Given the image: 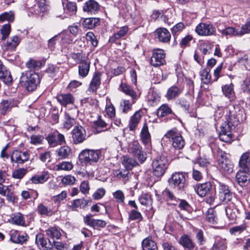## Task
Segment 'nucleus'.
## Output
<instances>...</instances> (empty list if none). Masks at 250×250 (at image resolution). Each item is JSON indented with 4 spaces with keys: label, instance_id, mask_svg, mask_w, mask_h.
<instances>
[{
    "label": "nucleus",
    "instance_id": "nucleus-1",
    "mask_svg": "<svg viewBox=\"0 0 250 250\" xmlns=\"http://www.w3.org/2000/svg\"><path fill=\"white\" fill-rule=\"evenodd\" d=\"M227 121L221 126L219 138L221 141L229 143L232 139V131L241 123L246 119V114L243 109L240 106H231L229 107Z\"/></svg>",
    "mask_w": 250,
    "mask_h": 250
},
{
    "label": "nucleus",
    "instance_id": "nucleus-2",
    "mask_svg": "<svg viewBox=\"0 0 250 250\" xmlns=\"http://www.w3.org/2000/svg\"><path fill=\"white\" fill-rule=\"evenodd\" d=\"M20 82L28 91H32L37 87L40 82L38 74L34 71H26L22 73Z\"/></svg>",
    "mask_w": 250,
    "mask_h": 250
},
{
    "label": "nucleus",
    "instance_id": "nucleus-3",
    "mask_svg": "<svg viewBox=\"0 0 250 250\" xmlns=\"http://www.w3.org/2000/svg\"><path fill=\"white\" fill-rule=\"evenodd\" d=\"M101 152L99 150L85 149L83 150L78 156L79 161L83 164L91 165L98 162Z\"/></svg>",
    "mask_w": 250,
    "mask_h": 250
},
{
    "label": "nucleus",
    "instance_id": "nucleus-4",
    "mask_svg": "<svg viewBox=\"0 0 250 250\" xmlns=\"http://www.w3.org/2000/svg\"><path fill=\"white\" fill-rule=\"evenodd\" d=\"M216 194V199L218 200V204H227L232 198L229 187L221 182L218 183Z\"/></svg>",
    "mask_w": 250,
    "mask_h": 250
},
{
    "label": "nucleus",
    "instance_id": "nucleus-5",
    "mask_svg": "<svg viewBox=\"0 0 250 250\" xmlns=\"http://www.w3.org/2000/svg\"><path fill=\"white\" fill-rule=\"evenodd\" d=\"M217 162L218 167L222 172L225 174L232 172V163L227 157L226 153L220 149L218 151Z\"/></svg>",
    "mask_w": 250,
    "mask_h": 250
},
{
    "label": "nucleus",
    "instance_id": "nucleus-6",
    "mask_svg": "<svg viewBox=\"0 0 250 250\" xmlns=\"http://www.w3.org/2000/svg\"><path fill=\"white\" fill-rule=\"evenodd\" d=\"M165 137L169 140L176 149H182L185 146V142L181 133L175 128L168 131Z\"/></svg>",
    "mask_w": 250,
    "mask_h": 250
},
{
    "label": "nucleus",
    "instance_id": "nucleus-7",
    "mask_svg": "<svg viewBox=\"0 0 250 250\" xmlns=\"http://www.w3.org/2000/svg\"><path fill=\"white\" fill-rule=\"evenodd\" d=\"M167 161L165 156H160L152 162L153 173L157 177H161L165 173L167 167Z\"/></svg>",
    "mask_w": 250,
    "mask_h": 250
},
{
    "label": "nucleus",
    "instance_id": "nucleus-8",
    "mask_svg": "<svg viewBox=\"0 0 250 250\" xmlns=\"http://www.w3.org/2000/svg\"><path fill=\"white\" fill-rule=\"evenodd\" d=\"M219 31L226 36H241L250 32V21L242 25L240 30L232 27H228L223 30L219 29Z\"/></svg>",
    "mask_w": 250,
    "mask_h": 250
},
{
    "label": "nucleus",
    "instance_id": "nucleus-9",
    "mask_svg": "<svg viewBox=\"0 0 250 250\" xmlns=\"http://www.w3.org/2000/svg\"><path fill=\"white\" fill-rule=\"evenodd\" d=\"M128 151L142 164L146 160V154L142 150V148L137 141L132 142L129 145Z\"/></svg>",
    "mask_w": 250,
    "mask_h": 250
},
{
    "label": "nucleus",
    "instance_id": "nucleus-10",
    "mask_svg": "<svg viewBox=\"0 0 250 250\" xmlns=\"http://www.w3.org/2000/svg\"><path fill=\"white\" fill-rule=\"evenodd\" d=\"M169 182L173 188L182 190L186 186L185 175L182 172H175L172 174Z\"/></svg>",
    "mask_w": 250,
    "mask_h": 250
},
{
    "label": "nucleus",
    "instance_id": "nucleus-11",
    "mask_svg": "<svg viewBox=\"0 0 250 250\" xmlns=\"http://www.w3.org/2000/svg\"><path fill=\"white\" fill-rule=\"evenodd\" d=\"M195 31L198 35L203 36H212L216 32L215 28L212 24L204 22L198 24Z\"/></svg>",
    "mask_w": 250,
    "mask_h": 250
},
{
    "label": "nucleus",
    "instance_id": "nucleus-12",
    "mask_svg": "<svg viewBox=\"0 0 250 250\" xmlns=\"http://www.w3.org/2000/svg\"><path fill=\"white\" fill-rule=\"evenodd\" d=\"M71 136L74 144L82 143L86 139V131L81 125L75 126L71 131Z\"/></svg>",
    "mask_w": 250,
    "mask_h": 250
},
{
    "label": "nucleus",
    "instance_id": "nucleus-13",
    "mask_svg": "<svg viewBox=\"0 0 250 250\" xmlns=\"http://www.w3.org/2000/svg\"><path fill=\"white\" fill-rule=\"evenodd\" d=\"M165 63V53L164 50L160 49H154L150 59L151 64L155 67H157L163 65Z\"/></svg>",
    "mask_w": 250,
    "mask_h": 250
},
{
    "label": "nucleus",
    "instance_id": "nucleus-14",
    "mask_svg": "<svg viewBox=\"0 0 250 250\" xmlns=\"http://www.w3.org/2000/svg\"><path fill=\"white\" fill-rule=\"evenodd\" d=\"M29 154L26 151L22 152L18 150H14L11 155L10 159L12 163L22 164L27 161Z\"/></svg>",
    "mask_w": 250,
    "mask_h": 250
},
{
    "label": "nucleus",
    "instance_id": "nucleus-15",
    "mask_svg": "<svg viewBox=\"0 0 250 250\" xmlns=\"http://www.w3.org/2000/svg\"><path fill=\"white\" fill-rule=\"evenodd\" d=\"M83 222L86 225L96 229H100L101 228H104L106 224L104 220L93 219L91 214L87 215L84 217Z\"/></svg>",
    "mask_w": 250,
    "mask_h": 250
},
{
    "label": "nucleus",
    "instance_id": "nucleus-16",
    "mask_svg": "<svg viewBox=\"0 0 250 250\" xmlns=\"http://www.w3.org/2000/svg\"><path fill=\"white\" fill-rule=\"evenodd\" d=\"M10 240L14 243L23 244L28 239L26 233L21 235L20 232L16 230H12L10 232Z\"/></svg>",
    "mask_w": 250,
    "mask_h": 250
},
{
    "label": "nucleus",
    "instance_id": "nucleus-17",
    "mask_svg": "<svg viewBox=\"0 0 250 250\" xmlns=\"http://www.w3.org/2000/svg\"><path fill=\"white\" fill-rule=\"evenodd\" d=\"M236 180L240 186H244L250 181V171L239 170L235 176Z\"/></svg>",
    "mask_w": 250,
    "mask_h": 250
},
{
    "label": "nucleus",
    "instance_id": "nucleus-18",
    "mask_svg": "<svg viewBox=\"0 0 250 250\" xmlns=\"http://www.w3.org/2000/svg\"><path fill=\"white\" fill-rule=\"evenodd\" d=\"M155 35L160 42L164 43L169 42L171 39L170 32L166 28L163 27L156 29Z\"/></svg>",
    "mask_w": 250,
    "mask_h": 250
},
{
    "label": "nucleus",
    "instance_id": "nucleus-19",
    "mask_svg": "<svg viewBox=\"0 0 250 250\" xmlns=\"http://www.w3.org/2000/svg\"><path fill=\"white\" fill-rule=\"evenodd\" d=\"M101 74L98 71L95 72L89 83L88 90L95 93L101 84Z\"/></svg>",
    "mask_w": 250,
    "mask_h": 250
},
{
    "label": "nucleus",
    "instance_id": "nucleus-20",
    "mask_svg": "<svg viewBox=\"0 0 250 250\" xmlns=\"http://www.w3.org/2000/svg\"><path fill=\"white\" fill-rule=\"evenodd\" d=\"M140 137L142 142L146 147H149L151 146V136L146 123H145L143 125Z\"/></svg>",
    "mask_w": 250,
    "mask_h": 250
},
{
    "label": "nucleus",
    "instance_id": "nucleus-21",
    "mask_svg": "<svg viewBox=\"0 0 250 250\" xmlns=\"http://www.w3.org/2000/svg\"><path fill=\"white\" fill-rule=\"evenodd\" d=\"M21 39L17 35L11 37L3 45V47L7 51H14L20 43Z\"/></svg>",
    "mask_w": 250,
    "mask_h": 250
},
{
    "label": "nucleus",
    "instance_id": "nucleus-22",
    "mask_svg": "<svg viewBox=\"0 0 250 250\" xmlns=\"http://www.w3.org/2000/svg\"><path fill=\"white\" fill-rule=\"evenodd\" d=\"M212 185L210 182H206L197 185L195 189L200 196L204 197L210 191Z\"/></svg>",
    "mask_w": 250,
    "mask_h": 250
},
{
    "label": "nucleus",
    "instance_id": "nucleus-23",
    "mask_svg": "<svg viewBox=\"0 0 250 250\" xmlns=\"http://www.w3.org/2000/svg\"><path fill=\"white\" fill-rule=\"evenodd\" d=\"M239 167L240 170L250 171V157L249 152L244 153L241 156L239 161Z\"/></svg>",
    "mask_w": 250,
    "mask_h": 250
},
{
    "label": "nucleus",
    "instance_id": "nucleus-24",
    "mask_svg": "<svg viewBox=\"0 0 250 250\" xmlns=\"http://www.w3.org/2000/svg\"><path fill=\"white\" fill-rule=\"evenodd\" d=\"M142 116V112L140 110L136 111L134 114L131 116L128 124L130 130L133 131L136 128L140 122Z\"/></svg>",
    "mask_w": 250,
    "mask_h": 250
},
{
    "label": "nucleus",
    "instance_id": "nucleus-25",
    "mask_svg": "<svg viewBox=\"0 0 250 250\" xmlns=\"http://www.w3.org/2000/svg\"><path fill=\"white\" fill-rule=\"evenodd\" d=\"M99 5L94 0H89L86 1L83 7V10L84 11L91 14H95L99 10Z\"/></svg>",
    "mask_w": 250,
    "mask_h": 250
},
{
    "label": "nucleus",
    "instance_id": "nucleus-26",
    "mask_svg": "<svg viewBox=\"0 0 250 250\" xmlns=\"http://www.w3.org/2000/svg\"><path fill=\"white\" fill-rule=\"evenodd\" d=\"M57 101L62 105L65 106L67 104L74 103V98L71 94H61L56 97Z\"/></svg>",
    "mask_w": 250,
    "mask_h": 250
},
{
    "label": "nucleus",
    "instance_id": "nucleus-27",
    "mask_svg": "<svg viewBox=\"0 0 250 250\" xmlns=\"http://www.w3.org/2000/svg\"><path fill=\"white\" fill-rule=\"evenodd\" d=\"M128 31L127 26H125L120 27L118 31L111 36L109 40L110 42H115L120 38L125 37Z\"/></svg>",
    "mask_w": 250,
    "mask_h": 250
},
{
    "label": "nucleus",
    "instance_id": "nucleus-28",
    "mask_svg": "<svg viewBox=\"0 0 250 250\" xmlns=\"http://www.w3.org/2000/svg\"><path fill=\"white\" fill-rule=\"evenodd\" d=\"M71 153L70 147L68 146H62L56 150V154L59 159L68 158Z\"/></svg>",
    "mask_w": 250,
    "mask_h": 250
},
{
    "label": "nucleus",
    "instance_id": "nucleus-29",
    "mask_svg": "<svg viewBox=\"0 0 250 250\" xmlns=\"http://www.w3.org/2000/svg\"><path fill=\"white\" fill-rule=\"evenodd\" d=\"M179 244L182 245L185 249L188 250H192L195 247V244L192 242V240L186 235H182L179 240Z\"/></svg>",
    "mask_w": 250,
    "mask_h": 250
},
{
    "label": "nucleus",
    "instance_id": "nucleus-30",
    "mask_svg": "<svg viewBox=\"0 0 250 250\" xmlns=\"http://www.w3.org/2000/svg\"><path fill=\"white\" fill-rule=\"evenodd\" d=\"M45 232L46 235L52 239H59L62 236L61 229L56 227L49 228Z\"/></svg>",
    "mask_w": 250,
    "mask_h": 250
},
{
    "label": "nucleus",
    "instance_id": "nucleus-31",
    "mask_svg": "<svg viewBox=\"0 0 250 250\" xmlns=\"http://www.w3.org/2000/svg\"><path fill=\"white\" fill-rule=\"evenodd\" d=\"M222 91L223 94L227 98L232 101L234 99L235 93L233 90V84L230 83L225 84L222 87Z\"/></svg>",
    "mask_w": 250,
    "mask_h": 250
},
{
    "label": "nucleus",
    "instance_id": "nucleus-32",
    "mask_svg": "<svg viewBox=\"0 0 250 250\" xmlns=\"http://www.w3.org/2000/svg\"><path fill=\"white\" fill-rule=\"evenodd\" d=\"M136 100L131 99V101L123 99L121 101L120 108L124 113H127L132 109V105L136 103Z\"/></svg>",
    "mask_w": 250,
    "mask_h": 250
},
{
    "label": "nucleus",
    "instance_id": "nucleus-33",
    "mask_svg": "<svg viewBox=\"0 0 250 250\" xmlns=\"http://www.w3.org/2000/svg\"><path fill=\"white\" fill-rule=\"evenodd\" d=\"M62 5L65 12L70 15H73L76 13L77 7L75 2L68 1L65 0L62 1Z\"/></svg>",
    "mask_w": 250,
    "mask_h": 250
},
{
    "label": "nucleus",
    "instance_id": "nucleus-34",
    "mask_svg": "<svg viewBox=\"0 0 250 250\" xmlns=\"http://www.w3.org/2000/svg\"><path fill=\"white\" fill-rule=\"evenodd\" d=\"M143 250H157L156 243L150 237L144 239L142 243Z\"/></svg>",
    "mask_w": 250,
    "mask_h": 250
},
{
    "label": "nucleus",
    "instance_id": "nucleus-35",
    "mask_svg": "<svg viewBox=\"0 0 250 250\" xmlns=\"http://www.w3.org/2000/svg\"><path fill=\"white\" fill-rule=\"evenodd\" d=\"M49 174L48 172H43L41 175H35L32 176L30 180L31 182L35 184H43L49 179Z\"/></svg>",
    "mask_w": 250,
    "mask_h": 250
},
{
    "label": "nucleus",
    "instance_id": "nucleus-36",
    "mask_svg": "<svg viewBox=\"0 0 250 250\" xmlns=\"http://www.w3.org/2000/svg\"><path fill=\"white\" fill-rule=\"evenodd\" d=\"M0 79L7 84H10L12 82L11 74L5 66L0 70Z\"/></svg>",
    "mask_w": 250,
    "mask_h": 250
},
{
    "label": "nucleus",
    "instance_id": "nucleus-37",
    "mask_svg": "<svg viewBox=\"0 0 250 250\" xmlns=\"http://www.w3.org/2000/svg\"><path fill=\"white\" fill-rule=\"evenodd\" d=\"M2 195L6 197V200L8 202L13 204L17 202L18 200V197L15 193L14 188H9L8 186L5 188V195Z\"/></svg>",
    "mask_w": 250,
    "mask_h": 250
},
{
    "label": "nucleus",
    "instance_id": "nucleus-38",
    "mask_svg": "<svg viewBox=\"0 0 250 250\" xmlns=\"http://www.w3.org/2000/svg\"><path fill=\"white\" fill-rule=\"evenodd\" d=\"M90 62L88 61L83 64H79L78 66L79 75L83 78L86 77L90 70Z\"/></svg>",
    "mask_w": 250,
    "mask_h": 250
},
{
    "label": "nucleus",
    "instance_id": "nucleus-39",
    "mask_svg": "<svg viewBox=\"0 0 250 250\" xmlns=\"http://www.w3.org/2000/svg\"><path fill=\"white\" fill-rule=\"evenodd\" d=\"M121 88L124 93L130 96L131 97V99H137V95L136 92L131 88L129 85L125 83H122L121 84Z\"/></svg>",
    "mask_w": 250,
    "mask_h": 250
},
{
    "label": "nucleus",
    "instance_id": "nucleus-40",
    "mask_svg": "<svg viewBox=\"0 0 250 250\" xmlns=\"http://www.w3.org/2000/svg\"><path fill=\"white\" fill-rule=\"evenodd\" d=\"M11 219L12 223L18 226H23L25 225V220L23 215L20 212H16L12 215Z\"/></svg>",
    "mask_w": 250,
    "mask_h": 250
},
{
    "label": "nucleus",
    "instance_id": "nucleus-41",
    "mask_svg": "<svg viewBox=\"0 0 250 250\" xmlns=\"http://www.w3.org/2000/svg\"><path fill=\"white\" fill-rule=\"evenodd\" d=\"M106 104L105 106V112L107 115L110 118H112L115 115L116 111L115 109L110 101V99L108 97H106Z\"/></svg>",
    "mask_w": 250,
    "mask_h": 250
},
{
    "label": "nucleus",
    "instance_id": "nucleus-42",
    "mask_svg": "<svg viewBox=\"0 0 250 250\" xmlns=\"http://www.w3.org/2000/svg\"><path fill=\"white\" fill-rule=\"evenodd\" d=\"M181 92V89L176 86L170 87L167 90L166 97L168 100L175 98Z\"/></svg>",
    "mask_w": 250,
    "mask_h": 250
},
{
    "label": "nucleus",
    "instance_id": "nucleus-43",
    "mask_svg": "<svg viewBox=\"0 0 250 250\" xmlns=\"http://www.w3.org/2000/svg\"><path fill=\"white\" fill-rule=\"evenodd\" d=\"M73 165L69 162H62L55 165L54 169L56 171L61 170L69 171L73 168Z\"/></svg>",
    "mask_w": 250,
    "mask_h": 250
},
{
    "label": "nucleus",
    "instance_id": "nucleus-44",
    "mask_svg": "<svg viewBox=\"0 0 250 250\" xmlns=\"http://www.w3.org/2000/svg\"><path fill=\"white\" fill-rule=\"evenodd\" d=\"M72 58L78 63L83 64L90 61L88 57L81 53H73L72 54Z\"/></svg>",
    "mask_w": 250,
    "mask_h": 250
},
{
    "label": "nucleus",
    "instance_id": "nucleus-45",
    "mask_svg": "<svg viewBox=\"0 0 250 250\" xmlns=\"http://www.w3.org/2000/svg\"><path fill=\"white\" fill-rule=\"evenodd\" d=\"M88 204V201L84 199H78L75 200L72 203L71 205L70 206V208L73 210H76V209L78 208H83L86 206H87Z\"/></svg>",
    "mask_w": 250,
    "mask_h": 250
},
{
    "label": "nucleus",
    "instance_id": "nucleus-46",
    "mask_svg": "<svg viewBox=\"0 0 250 250\" xmlns=\"http://www.w3.org/2000/svg\"><path fill=\"white\" fill-rule=\"evenodd\" d=\"M107 124L100 117L93 122V126L98 132H101L106 130Z\"/></svg>",
    "mask_w": 250,
    "mask_h": 250
},
{
    "label": "nucleus",
    "instance_id": "nucleus-47",
    "mask_svg": "<svg viewBox=\"0 0 250 250\" xmlns=\"http://www.w3.org/2000/svg\"><path fill=\"white\" fill-rule=\"evenodd\" d=\"M172 113V110L167 104H162L157 110L158 116L163 117Z\"/></svg>",
    "mask_w": 250,
    "mask_h": 250
},
{
    "label": "nucleus",
    "instance_id": "nucleus-48",
    "mask_svg": "<svg viewBox=\"0 0 250 250\" xmlns=\"http://www.w3.org/2000/svg\"><path fill=\"white\" fill-rule=\"evenodd\" d=\"M64 118L63 126L66 129H70L75 124V119L71 117L69 113L67 112L64 113Z\"/></svg>",
    "mask_w": 250,
    "mask_h": 250
},
{
    "label": "nucleus",
    "instance_id": "nucleus-49",
    "mask_svg": "<svg viewBox=\"0 0 250 250\" xmlns=\"http://www.w3.org/2000/svg\"><path fill=\"white\" fill-rule=\"evenodd\" d=\"M122 164L127 170L131 169L133 167L138 165V162L135 160L126 157H124Z\"/></svg>",
    "mask_w": 250,
    "mask_h": 250
},
{
    "label": "nucleus",
    "instance_id": "nucleus-50",
    "mask_svg": "<svg viewBox=\"0 0 250 250\" xmlns=\"http://www.w3.org/2000/svg\"><path fill=\"white\" fill-rule=\"evenodd\" d=\"M32 0H28V2H31ZM37 2V5L35 4V7L37 6L39 10L37 12H35L36 14L41 15L46 11V0H35Z\"/></svg>",
    "mask_w": 250,
    "mask_h": 250
},
{
    "label": "nucleus",
    "instance_id": "nucleus-51",
    "mask_svg": "<svg viewBox=\"0 0 250 250\" xmlns=\"http://www.w3.org/2000/svg\"><path fill=\"white\" fill-rule=\"evenodd\" d=\"M247 228L245 223H243L239 226L233 227L229 229V232L231 234L236 235L240 234L245 231Z\"/></svg>",
    "mask_w": 250,
    "mask_h": 250
},
{
    "label": "nucleus",
    "instance_id": "nucleus-52",
    "mask_svg": "<svg viewBox=\"0 0 250 250\" xmlns=\"http://www.w3.org/2000/svg\"><path fill=\"white\" fill-rule=\"evenodd\" d=\"M38 212L42 215L50 216L52 214L53 211L51 208L45 206L42 204H40L38 207Z\"/></svg>",
    "mask_w": 250,
    "mask_h": 250
},
{
    "label": "nucleus",
    "instance_id": "nucleus-53",
    "mask_svg": "<svg viewBox=\"0 0 250 250\" xmlns=\"http://www.w3.org/2000/svg\"><path fill=\"white\" fill-rule=\"evenodd\" d=\"M27 172V169L25 168H20L14 170L12 176L14 179H21Z\"/></svg>",
    "mask_w": 250,
    "mask_h": 250
},
{
    "label": "nucleus",
    "instance_id": "nucleus-54",
    "mask_svg": "<svg viewBox=\"0 0 250 250\" xmlns=\"http://www.w3.org/2000/svg\"><path fill=\"white\" fill-rule=\"evenodd\" d=\"M57 136L56 135L55 132L49 134L46 137V140L50 146L55 147L59 145L58 141L57 139Z\"/></svg>",
    "mask_w": 250,
    "mask_h": 250
},
{
    "label": "nucleus",
    "instance_id": "nucleus-55",
    "mask_svg": "<svg viewBox=\"0 0 250 250\" xmlns=\"http://www.w3.org/2000/svg\"><path fill=\"white\" fill-rule=\"evenodd\" d=\"M213 45L208 42H203L200 46V50L204 55L209 54L211 53Z\"/></svg>",
    "mask_w": 250,
    "mask_h": 250
},
{
    "label": "nucleus",
    "instance_id": "nucleus-56",
    "mask_svg": "<svg viewBox=\"0 0 250 250\" xmlns=\"http://www.w3.org/2000/svg\"><path fill=\"white\" fill-rule=\"evenodd\" d=\"M98 23V19L95 18H87L83 21V25L85 28L92 29Z\"/></svg>",
    "mask_w": 250,
    "mask_h": 250
},
{
    "label": "nucleus",
    "instance_id": "nucleus-57",
    "mask_svg": "<svg viewBox=\"0 0 250 250\" xmlns=\"http://www.w3.org/2000/svg\"><path fill=\"white\" fill-rule=\"evenodd\" d=\"M0 34L2 35L1 40L4 41L7 38L10 33L11 26L8 24L3 25L0 29Z\"/></svg>",
    "mask_w": 250,
    "mask_h": 250
},
{
    "label": "nucleus",
    "instance_id": "nucleus-58",
    "mask_svg": "<svg viewBox=\"0 0 250 250\" xmlns=\"http://www.w3.org/2000/svg\"><path fill=\"white\" fill-rule=\"evenodd\" d=\"M143 218L141 213L137 209H132L129 213L128 219L130 220H138L140 222L143 220Z\"/></svg>",
    "mask_w": 250,
    "mask_h": 250
},
{
    "label": "nucleus",
    "instance_id": "nucleus-59",
    "mask_svg": "<svg viewBox=\"0 0 250 250\" xmlns=\"http://www.w3.org/2000/svg\"><path fill=\"white\" fill-rule=\"evenodd\" d=\"M140 203L144 206H148L151 204L152 201L150 195L146 193H143L139 198Z\"/></svg>",
    "mask_w": 250,
    "mask_h": 250
},
{
    "label": "nucleus",
    "instance_id": "nucleus-60",
    "mask_svg": "<svg viewBox=\"0 0 250 250\" xmlns=\"http://www.w3.org/2000/svg\"><path fill=\"white\" fill-rule=\"evenodd\" d=\"M148 102L152 105H154L160 100V96L155 92H150L148 95Z\"/></svg>",
    "mask_w": 250,
    "mask_h": 250
},
{
    "label": "nucleus",
    "instance_id": "nucleus-61",
    "mask_svg": "<svg viewBox=\"0 0 250 250\" xmlns=\"http://www.w3.org/2000/svg\"><path fill=\"white\" fill-rule=\"evenodd\" d=\"M200 76L203 83L207 84L210 82L211 76L207 69L202 70L200 71Z\"/></svg>",
    "mask_w": 250,
    "mask_h": 250
},
{
    "label": "nucleus",
    "instance_id": "nucleus-62",
    "mask_svg": "<svg viewBox=\"0 0 250 250\" xmlns=\"http://www.w3.org/2000/svg\"><path fill=\"white\" fill-rule=\"evenodd\" d=\"M75 181L76 179L74 176L71 175H67L62 177L61 182L63 185L67 186L74 184Z\"/></svg>",
    "mask_w": 250,
    "mask_h": 250
},
{
    "label": "nucleus",
    "instance_id": "nucleus-63",
    "mask_svg": "<svg viewBox=\"0 0 250 250\" xmlns=\"http://www.w3.org/2000/svg\"><path fill=\"white\" fill-rule=\"evenodd\" d=\"M67 196V192L65 190L62 191L60 194L54 196L52 200L56 203H60L63 201Z\"/></svg>",
    "mask_w": 250,
    "mask_h": 250
},
{
    "label": "nucleus",
    "instance_id": "nucleus-64",
    "mask_svg": "<svg viewBox=\"0 0 250 250\" xmlns=\"http://www.w3.org/2000/svg\"><path fill=\"white\" fill-rule=\"evenodd\" d=\"M11 104L7 100L3 101L0 104V111L2 114H5L10 108Z\"/></svg>",
    "mask_w": 250,
    "mask_h": 250
}]
</instances>
